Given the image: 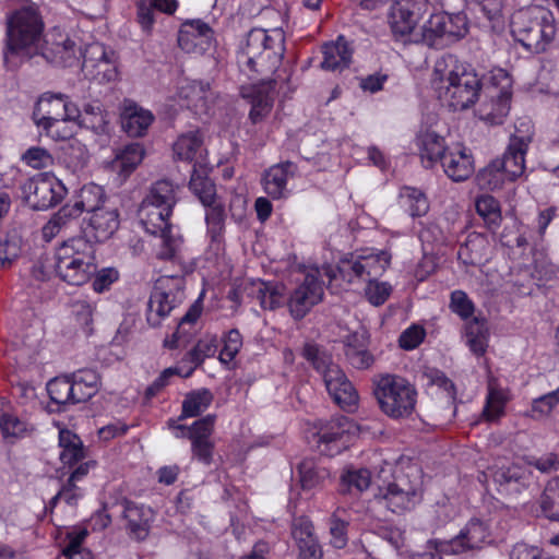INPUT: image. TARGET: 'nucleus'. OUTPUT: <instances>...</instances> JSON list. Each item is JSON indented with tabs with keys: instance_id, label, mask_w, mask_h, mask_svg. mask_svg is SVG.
<instances>
[{
	"instance_id": "f257e3e1",
	"label": "nucleus",
	"mask_w": 559,
	"mask_h": 559,
	"mask_svg": "<svg viewBox=\"0 0 559 559\" xmlns=\"http://www.w3.org/2000/svg\"><path fill=\"white\" fill-rule=\"evenodd\" d=\"M45 28L44 16L34 3L5 14L1 56L7 71H17L38 57Z\"/></svg>"
},
{
	"instance_id": "f03ea898",
	"label": "nucleus",
	"mask_w": 559,
	"mask_h": 559,
	"mask_svg": "<svg viewBox=\"0 0 559 559\" xmlns=\"http://www.w3.org/2000/svg\"><path fill=\"white\" fill-rule=\"evenodd\" d=\"M431 85L438 98L457 111L477 103L483 82L473 64L453 53H445L435 63Z\"/></svg>"
},
{
	"instance_id": "7ed1b4c3",
	"label": "nucleus",
	"mask_w": 559,
	"mask_h": 559,
	"mask_svg": "<svg viewBox=\"0 0 559 559\" xmlns=\"http://www.w3.org/2000/svg\"><path fill=\"white\" fill-rule=\"evenodd\" d=\"M95 245L85 237L63 241L55 252L57 276L71 286H83L96 272Z\"/></svg>"
},
{
	"instance_id": "20e7f679",
	"label": "nucleus",
	"mask_w": 559,
	"mask_h": 559,
	"mask_svg": "<svg viewBox=\"0 0 559 559\" xmlns=\"http://www.w3.org/2000/svg\"><path fill=\"white\" fill-rule=\"evenodd\" d=\"M204 292L189 307L186 314L180 319L175 332L171 335V343L175 348L183 349H241L242 335L238 329H230L217 334L206 335L204 341L199 340L194 343L198 334V320L203 312Z\"/></svg>"
},
{
	"instance_id": "39448f33",
	"label": "nucleus",
	"mask_w": 559,
	"mask_h": 559,
	"mask_svg": "<svg viewBox=\"0 0 559 559\" xmlns=\"http://www.w3.org/2000/svg\"><path fill=\"white\" fill-rule=\"evenodd\" d=\"M530 127H527V130ZM532 142V133L519 135L512 134L506 152L501 158L493 159L476 176L478 186L481 189L498 190L506 182H513L525 170V156Z\"/></svg>"
},
{
	"instance_id": "423d86ee",
	"label": "nucleus",
	"mask_w": 559,
	"mask_h": 559,
	"mask_svg": "<svg viewBox=\"0 0 559 559\" xmlns=\"http://www.w3.org/2000/svg\"><path fill=\"white\" fill-rule=\"evenodd\" d=\"M193 272L192 264H180V271L165 273L156 282L147 302V323L156 328L185 299V276Z\"/></svg>"
},
{
	"instance_id": "0eeeda50",
	"label": "nucleus",
	"mask_w": 559,
	"mask_h": 559,
	"mask_svg": "<svg viewBox=\"0 0 559 559\" xmlns=\"http://www.w3.org/2000/svg\"><path fill=\"white\" fill-rule=\"evenodd\" d=\"M374 396L381 411L389 417L406 418L416 408L418 392L414 383L397 374H380L374 381Z\"/></svg>"
},
{
	"instance_id": "6e6552de",
	"label": "nucleus",
	"mask_w": 559,
	"mask_h": 559,
	"mask_svg": "<svg viewBox=\"0 0 559 559\" xmlns=\"http://www.w3.org/2000/svg\"><path fill=\"white\" fill-rule=\"evenodd\" d=\"M511 34L527 52H544L554 40L556 26L549 11H520L511 21Z\"/></svg>"
},
{
	"instance_id": "1a4fd4ad",
	"label": "nucleus",
	"mask_w": 559,
	"mask_h": 559,
	"mask_svg": "<svg viewBox=\"0 0 559 559\" xmlns=\"http://www.w3.org/2000/svg\"><path fill=\"white\" fill-rule=\"evenodd\" d=\"M389 265L390 255L383 251L378 253L356 251L342 257L335 269L330 267L326 271V275L331 281L341 278L348 284L366 283L381 277Z\"/></svg>"
},
{
	"instance_id": "9d476101",
	"label": "nucleus",
	"mask_w": 559,
	"mask_h": 559,
	"mask_svg": "<svg viewBox=\"0 0 559 559\" xmlns=\"http://www.w3.org/2000/svg\"><path fill=\"white\" fill-rule=\"evenodd\" d=\"M277 37L274 38L262 28L249 31L241 57L246 58L243 62L250 72L262 74L278 67L284 53V38L280 34Z\"/></svg>"
},
{
	"instance_id": "9b49d317",
	"label": "nucleus",
	"mask_w": 559,
	"mask_h": 559,
	"mask_svg": "<svg viewBox=\"0 0 559 559\" xmlns=\"http://www.w3.org/2000/svg\"><path fill=\"white\" fill-rule=\"evenodd\" d=\"M177 188L167 179L157 180L152 185L140 207L141 222L148 234L157 236L160 228L165 229L170 224L177 203Z\"/></svg>"
},
{
	"instance_id": "f8f14e48",
	"label": "nucleus",
	"mask_w": 559,
	"mask_h": 559,
	"mask_svg": "<svg viewBox=\"0 0 559 559\" xmlns=\"http://www.w3.org/2000/svg\"><path fill=\"white\" fill-rule=\"evenodd\" d=\"M302 355L322 373L329 394L341 408L352 409L356 407L358 403L357 391L343 370L332 362L328 352H302Z\"/></svg>"
},
{
	"instance_id": "ddd939ff",
	"label": "nucleus",
	"mask_w": 559,
	"mask_h": 559,
	"mask_svg": "<svg viewBox=\"0 0 559 559\" xmlns=\"http://www.w3.org/2000/svg\"><path fill=\"white\" fill-rule=\"evenodd\" d=\"M20 190L25 202L37 211L58 205L68 193L63 182L52 173H40L26 179Z\"/></svg>"
},
{
	"instance_id": "4468645a",
	"label": "nucleus",
	"mask_w": 559,
	"mask_h": 559,
	"mask_svg": "<svg viewBox=\"0 0 559 559\" xmlns=\"http://www.w3.org/2000/svg\"><path fill=\"white\" fill-rule=\"evenodd\" d=\"M467 33L468 21L464 12L433 13L424 26V39L435 48L457 41Z\"/></svg>"
},
{
	"instance_id": "2eb2a0df",
	"label": "nucleus",
	"mask_w": 559,
	"mask_h": 559,
	"mask_svg": "<svg viewBox=\"0 0 559 559\" xmlns=\"http://www.w3.org/2000/svg\"><path fill=\"white\" fill-rule=\"evenodd\" d=\"M428 11V0H396L390 7L389 24L393 36H409Z\"/></svg>"
},
{
	"instance_id": "dca6fc26",
	"label": "nucleus",
	"mask_w": 559,
	"mask_h": 559,
	"mask_svg": "<svg viewBox=\"0 0 559 559\" xmlns=\"http://www.w3.org/2000/svg\"><path fill=\"white\" fill-rule=\"evenodd\" d=\"M323 295V284L318 272L307 273L286 299L290 316L295 320L304 319L322 300Z\"/></svg>"
},
{
	"instance_id": "f3484780",
	"label": "nucleus",
	"mask_w": 559,
	"mask_h": 559,
	"mask_svg": "<svg viewBox=\"0 0 559 559\" xmlns=\"http://www.w3.org/2000/svg\"><path fill=\"white\" fill-rule=\"evenodd\" d=\"M78 51L83 53L70 35L59 27H53L44 36L38 57L58 67H71L78 60Z\"/></svg>"
},
{
	"instance_id": "a211bd4d",
	"label": "nucleus",
	"mask_w": 559,
	"mask_h": 559,
	"mask_svg": "<svg viewBox=\"0 0 559 559\" xmlns=\"http://www.w3.org/2000/svg\"><path fill=\"white\" fill-rule=\"evenodd\" d=\"M421 500V484L418 479L408 480L400 477L390 484L385 492L378 497V501L393 513L412 510Z\"/></svg>"
},
{
	"instance_id": "6ab92c4d",
	"label": "nucleus",
	"mask_w": 559,
	"mask_h": 559,
	"mask_svg": "<svg viewBox=\"0 0 559 559\" xmlns=\"http://www.w3.org/2000/svg\"><path fill=\"white\" fill-rule=\"evenodd\" d=\"M356 431V425L345 416H337L320 426L317 437L318 447L322 453L334 455L340 453L350 442Z\"/></svg>"
},
{
	"instance_id": "aec40b11",
	"label": "nucleus",
	"mask_w": 559,
	"mask_h": 559,
	"mask_svg": "<svg viewBox=\"0 0 559 559\" xmlns=\"http://www.w3.org/2000/svg\"><path fill=\"white\" fill-rule=\"evenodd\" d=\"M82 68L99 83L112 82L118 78V69L114 51L108 52L99 43L86 46L82 53Z\"/></svg>"
},
{
	"instance_id": "412c9836",
	"label": "nucleus",
	"mask_w": 559,
	"mask_h": 559,
	"mask_svg": "<svg viewBox=\"0 0 559 559\" xmlns=\"http://www.w3.org/2000/svg\"><path fill=\"white\" fill-rule=\"evenodd\" d=\"M120 507L123 528L128 536L136 542L145 540L154 520L153 510L143 503H138L129 499H122Z\"/></svg>"
},
{
	"instance_id": "4be33fe9",
	"label": "nucleus",
	"mask_w": 559,
	"mask_h": 559,
	"mask_svg": "<svg viewBox=\"0 0 559 559\" xmlns=\"http://www.w3.org/2000/svg\"><path fill=\"white\" fill-rule=\"evenodd\" d=\"M134 21L142 34L152 36L157 22V15L173 16L179 9L178 0H132Z\"/></svg>"
},
{
	"instance_id": "5701e85b",
	"label": "nucleus",
	"mask_w": 559,
	"mask_h": 559,
	"mask_svg": "<svg viewBox=\"0 0 559 559\" xmlns=\"http://www.w3.org/2000/svg\"><path fill=\"white\" fill-rule=\"evenodd\" d=\"M214 31L204 21L188 20L183 22L178 32V46L187 53L203 55L211 47Z\"/></svg>"
},
{
	"instance_id": "b1692460",
	"label": "nucleus",
	"mask_w": 559,
	"mask_h": 559,
	"mask_svg": "<svg viewBox=\"0 0 559 559\" xmlns=\"http://www.w3.org/2000/svg\"><path fill=\"white\" fill-rule=\"evenodd\" d=\"M298 171L296 163L285 160L269 167L261 179L264 192L273 200L286 199L289 194L287 182Z\"/></svg>"
},
{
	"instance_id": "393cba45",
	"label": "nucleus",
	"mask_w": 559,
	"mask_h": 559,
	"mask_svg": "<svg viewBox=\"0 0 559 559\" xmlns=\"http://www.w3.org/2000/svg\"><path fill=\"white\" fill-rule=\"evenodd\" d=\"M487 536L486 526L478 520H472L456 537L448 542H441L439 551L447 555H457L477 549L486 542Z\"/></svg>"
},
{
	"instance_id": "a878e982",
	"label": "nucleus",
	"mask_w": 559,
	"mask_h": 559,
	"mask_svg": "<svg viewBox=\"0 0 559 559\" xmlns=\"http://www.w3.org/2000/svg\"><path fill=\"white\" fill-rule=\"evenodd\" d=\"M120 224L117 209H99L85 221L83 233L86 239L95 242H104L111 238Z\"/></svg>"
},
{
	"instance_id": "bb28decb",
	"label": "nucleus",
	"mask_w": 559,
	"mask_h": 559,
	"mask_svg": "<svg viewBox=\"0 0 559 559\" xmlns=\"http://www.w3.org/2000/svg\"><path fill=\"white\" fill-rule=\"evenodd\" d=\"M533 473L525 461L492 469L493 481L499 486V490L504 492L521 491L530 485Z\"/></svg>"
},
{
	"instance_id": "cd10ccee",
	"label": "nucleus",
	"mask_w": 559,
	"mask_h": 559,
	"mask_svg": "<svg viewBox=\"0 0 559 559\" xmlns=\"http://www.w3.org/2000/svg\"><path fill=\"white\" fill-rule=\"evenodd\" d=\"M440 164L444 174L456 182L465 181L475 171L473 156L462 144L451 147Z\"/></svg>"
},
{
	"instance_id": "c85d7f7f",
	"label": "nucleus",
	"mask_w": 559,
	"mask_h": 559,
	"mask_svg": "<svg viewBox=\"0 0 559 559\" xmlns=\"http://www.w3.org/2000/svg\"><path fill=\"white\" fill-rule=\"evenodd\" d=\"M323 59L320 68L325 71H343L349 68L353 48L345 36L340 35L335 40L326 41L321 47Z\"/></svg>"
},
{
	"instance_id": "c756f323",
	"label": "nucleus",
	"mask_w": 559,
	"mask_h": 559,
	"mask_svg": "<svg viewBox=\"0 0 559 559\" xmlns=\"http://www.w3.org/2000/svg\"><path fill=\"white\" fill-rule=\"evenodd\" d=\"M205 209L204 221L206 224V236L211 247L219 250L225 242L226 231V207L222 199L213 201L211 205H203Z\"/></svg>"
},
{
	"instance_id": "7c9ffc66",
	"label": "nucleus",
	"mask_w": 559,
	"mask_h": 559,
	"mask_svg": "<svg viewBox=\"0 0 559 559\" xmlns=\"http://www.w3.org/2000/svg\"><path fill=\"white\" fill-rule=\"evenodd\" d=\"M284 284L273 281L258 280L251 285V295L259 301L263 310L274 311L286 305L287 295Z\"/></svg>"
},
{
	"instance_id": "2f4dec72",
	"label": "nucleus",
	"mask_w": 559,
	"mask_h": 559,
	"mask_svg": "<svg viewBox=\"0 0 559 559\" xmlns=\"http://www.w3.org/2000/svg\"><path fill=\"white\" fill-rule=\"evenodd\" d=\"M154 121L152 111L144 109L135 103L126 104L121 112V126L131 138H141L146 134Z\"/></svg>"
},
{
	"instance_id": "473e14b6",
	"label": "nucleus",
	"mask_w": 559,
	"mask_h": 559,
	"mask_svg": "<svg viewBox=\"0 0 559 559\" xmlns=\"http://www.w3.org/2000/svg\"><path fill=\"white\" fill-rule=\"evenodd\" d=\"M105 200L104 189L96 183L84 185L75 197L73 203H67L63 206L70 210L73 218H78L83 212L93 214L96 210L103 209L100 203Z\"/></svg>"
},
{
	"instance_id": "72a5a7b5",
	"label": "nucleus",
	"mask_w": 559,
	"mask_h": 559,
	"mask_svg": "<svg viewBox=\"0 0 559 559\" xmlns=\"http://www.w3.org/2000/svg\"><path fill=\"white\" fill-rule=\"evenodd\" d=\"M489 82L491 87L497 90V93L491 95V98L497 110V116L501 119L506 117L510 110L512 78L504 69L497 68L491 71Z\"/></svg>"
},
{
	"instance_id": "f704fd0d",
	"label": "nucleus",
	"mask_w": 559,
	"mask_h": 559,
	"mask_svg": "<svg viewBox=\"0 0 559 559\" xmlns=\"http://www.w3.org/2000/svg\"><path fill=\"white\" fill-rule=\"evenodd\" d=\"M523 280L513 282L514 293L518 295H531L536 281L549 280L554 273L552 266L545 262L534 261L533 267L526 263H519Z\"/></svg>"
},
{
	"instance_id": "c9c22d12",
	"label": "nucleus",
	"mask_w": 559,
	"mask_h": 559,
	"mask_svg": "<svg viewBox=\"0 0 559 559\" xmlns=\"http://www.w3.org/2000/svg\"><path fill=\"white\" fill-rule=\"evenodd\" d=\"M418 147L425 168H432L435 164L441 163L451 148L447 146L443 136L429 131L418 136Z\"/></svg>"
},
{
	"instance_id": "e433bc0d",
	"label": "nucleus",
	"mask_w": 559,
	"mask_h": 559,
	"mask_svg": "<svg viewBox=\"0 0 559 559\" xmlns=\"http://www.w3.org/2000/svg\"><path fill=\"white\" fill-rule=\"evenodd\" d=\"M157 235L162 239V246L157 253V258L168 261L175 267L174 271H180V264H187L181 255V247L183 239L180 235L174 233L173 224H168L167 228H160Z\"/></svg>"
},
{
	"instance_id": "4c0bfd02",
	"label": "nucleus",
	"mask_w": 559,
	"mask_h": 559,
	"mask_svg": "<svg viewBox=\"0 0 559 559\" xmlns=\"http://www.w3.org/2000/svg\"><path fill=\"white\" fill-rule=\"evenodd\" d=\"M487 239L479 234H469L457 250V259L466 266H479L487 259Z\"/></svg>"
},
{
	"instance_id": "58836bf2",
	"label": "nucleus",
	"mask_w": 559,
	"mask_h": 559,
	"mask_svg": "<svg viewBox=\"0 0 559 559\" xmlns=\"http://www.w3.org/2000/svg\"><path fill=\"white\" fill-rule=\"evenodd\" d=\"M189 190L202 205H211L213 201L221 199L217 195L216 185L209 176L207 170L197 168L195 165L190 176Z\"/></svg>"
},
{
	"instance_id": "ea45409f",
	"label": "nucleus",
	"mask_w": 559,
	"mask_h": 559,
	"mask_svg": "<svg viewBox=\"0 0 559 559\" xmlns=\"http://www.w3.org/2000/svg\"><path fill=\"white\" fill-rule=\"evenodd\" d=\"M74 404L92 399L100 388V379L92 369L79 370L71 376Z\"/></svg>"
},
{
	"instance_id": "a19ab883",
	"label": "nucleus",
	"mask_w": 559,
	"mask_h": 559,
	"mask_svg": "<svg viewBox=\"0 0 559 559\" xmlns=\"http://www.w3.org/2000/svg\"><path fill=\"white\" fill-rule=\"evenodd\" d=\"M251 105L249 120L257 124L269 116L274 105V97L264 85H255L248 94L242 95Z\"/></svg>"
},
{
	"instance_id": "79ce46f5",
	"label": "nucleus",
	"mask_w": 559,
	"mask_h": 559,
	"mask_svg": "<svg viewBox=\"0 0 559 559\" xmlns=\"http://www.w3.org/2000/svg\"><path fill=\"white\" fill-rule=\"evenodd\" d=\"M200 353L201 352H186L182 359L187 360L188 365L165 369L162 374L146 389V396L152 397L156 395L157 392L167 384L168 378L174 374H179L183 378L191 376L194 369L202 361Z\"/></svg>"
},
{
	"instance_id": "37998d69",
	"label": "nucleus",
	"mask_w": 559,
	"mask_h": 559,
	"mask_svg": "<svg viewBox=\"0 0 559 559\" xmlns=\"http://www.w3.org/2000/svg\"><path fill=\"white\" fill-rule=\"evenodd\" d=\"M63 102L64 95L62 94H44L33 110L32 119L34 123L63 118Z\"/></svg>"
},
{
	"instance_id": "c03bdc74",
	"label": "nucleus",
	"mask_w": 559,
	"mask_h": 559,
	"mask_svg": "<svg viewBox=\"0 0 559 559\" xmlns=\"http://www.w3.org/2000/svg\"><path fill=\"white\" fill-rule=\"evenodd\" d=\"M80 127L92 130L95 134H109L110 126L108 112L104 109L100 102L88 103L83 108V116L80 120Z\"/></svg>"
},
{
	"instance_id": "a18cd8bd",
	"label": "nucleus",
	"mask_w": 559,
	"mask_h": 559,
	"mask_svg": "<svg viewBox=\"0 0 559 559\" xmlns=\"http://www.w3.org/2000/svg\"><path fill=\"white\" fill-rule=\"evenodd\" d=\"M475 207L486 228L493 234L497 233L502 221L500 202L492 195L484 194L476 199Z\"/></svg>"
},
{
	"instance_id": "49530a36",
	"label": "nucleus",
	"mask_w": 559,
	"mask_h": 559,
	"mask_svg": "<svg viewBox=\"0 0 559 559\" xmlns=\"http://www.w3.org/2000/svg\"><path fill=\"white\" fill-rule=\"evenodd\" d=\"M400 204L412 217L425 216L429 211V201L418 188L404 186L400 190Z\"/></svg>"
},
{
	"instance_id": "de8ad7c7",
	"label": "nucleus",
	"mask_w": 559,
	"mask_h": 559,
	"mask_svg": "<svg viewBox=\"0 0 559 559\" xmlns=\"http://www.w3.org/2000/svg\"><path fill=\"white\" fill-rule=\"evenodd\" d=\"M203 145V136L200 131H189L180 134L173 145L177 159L191 163Z\"/></svg>"
},
{
	"instance_id": "09e8293b",
	"label": "nucleus",
	"mask_w": 559,
	"mask_h": 559,
	"mask_svg": "<svg viewBox=\"0 0 559 559\" xmlns=\"http://www.w3.org/2000/svg\"><path fill=\"white\" fill-rule=\"evenodd\" d=\"M59 445L62 449L60 460L63 464L73 465L84 459V448L81 439L70 430L59 431Z\"/></svg>"
},
{
	"instance_id": "8fccbe9b",
	"label": "nucleus",
	"mask_w": 559,
	"mask_h": 559,
	"mask_svg": "<svg viewBox=\"0 0 559 559\" xmlns=\"http://www.w3.org/2000/svg\"><path fill=\"white\" fill-rule=\"evenodd\" d=\"M36 126L40 134H45L53 141H68L75 135L79 129L76 121L64 118L36 123Z\"/></svg>"
},
{
	"instance_id": "3c124183",
	"label": "nucleus",
	"mask_w": 559,
	"mask_h": 559,
	"mask_svg": "<svg viewBox=\"0 0 559 559\" xmlns=\"http://www.w3.org/2000/svg\"><path fill=\"white\" fill-rule=\"evenodd\" d=\"M371 474L367 468H349L341 476L342 493L359 495L369 488Z\"/></svg>"
},
{
	"instance_id": "603ef678",
	"label": "nucleus",
	"mask_w": 559,
	"mask_h": 559,
	"mask_svg": "<svg viewBox=\"0 0 559 559\" xmlns=\"http://www.w3.org/2000/svg\"><path fill=\"white\" fill-rule=\"evenodd\" d=\"M144 148L140 143L126 145L117 155L115 166L121 176H129L144 157Z\"/></svg>"
},
{
	"instance_id": "864d4df0",
	"label": "nucleus",
	"mask_w": 559,
	"mask_h": 559,
	"mask_svg": "<svg viewBox=\"0 0 559 559\" xmlns=\"http://www.w3.org/2000/svg\"><path fill=\"white\" fill-rule=\"evenodd\" d=\"M509 401L507 390L499 388L492 382L488 384V394L483 415L489 421L498 419L504 413V406Z\"/></svg>"
},
{
	"instance_id": "5fc2aeb1",
	"label": "nucleus",
	"mask_w": 559,
	"mask_h": 559,
	"mask_svg": "<svg viewBox=\"0 0 559 559\" xmlns=\"http://www.w3.org/2000/svg\"><path fill=\"white\" fill-rule=\"evenodd\" d=\"M213 399L212 392L207 389H200L188 393L182 403L180 419L200 415L207 409Z\"/></svg>"
},
{
	"instance_id": "6e6d98bb",
	"label": "nucleus",
	"mask_w": 559,
	"mask_h": 559,
	"mask_svg": "<svg viewBox=\"0 0 559 559\" xmlns=\"http://www.w3.org/2000/svg\"><path fill=\"white\" fill-rule=\"evenodd\" d=\"M421 376L427 380V385L440 389L449 404H453L456 400V389L451 379L445 373L435 367L424 365L421 367Z\"/></svg>"
},
{
	"instance_id": "4d7b16f0",
	"label": "nucleus",
	"mask_w": 559,
	"mask_h": 559,
	"mask_svg": "<svg viewBox=\"0 0 559 559\" xmlns=\"http://www.w3.org/2000/svg\"><path fill=\"white\" fill-rule=\"evenodd\" d=\"M47 392L52 403L59 406L74 404L71 377H56L47 383Z\"/></svg>"
},
{
	"instance_id": "13d9d810",
	"label": "nucleus",
	"mask_w": 559,
	"mask_h": 559,
	"mask_svg": "<svg viewBox=\"0 0 559 559\" xmlns=\"http://www.w3.org/2000/svg\"><path fill=\"white\" fill-rule=\"evenodd\" d=\"M300 484L304 489H312L329 477V472L316 464L313 460H304L298 465Z\"/></svg>"
},
{
	"instance_id": "bf43d9fd",
	"label": "nucleus",
	"mask_w": 559,
	"mask_h": 559,
	"mask_svg": "<svg viewBox=\"0 0 559 559\" xmlns=\"http://www.w3.org/2000/svg\"><path fill=\"white\" fill-rule=\"evenodd\" d=\"M465 322V335L471 349H484V343L487 338V320L481 316H473Z\"/></svg>"
},
{
	"instance_id": "052dcab7",
	"label": "nucleus",
	"mask_w": 559,
	"mask_h": 559,
	"mask_svg": "<svg viewBox=\"0 0 559 559\" xmlns=\"http://www.w3.org/2000/svg\"><path fill=\"white\" fill-rule=\"evenodd\" d=\"M449 309L462 321H467L475 314L476 306L466 292L455 289L450 294Z\"/></svg>"
},
{
	"instance_id": "680f3d73",
	"label": "nucleus",
	"mask_w": 559,
	"mask_h": 559,
	"mask_svg": "<svg viewBox=\"0 0 559 559\" xmlns=\"http://www.w3.org/2000/svg\"><path fill=\"white\" fill-rule=\"evenodd\" d=\"M540 506L548 519H559V477L552 478L547 483Z\"/></svg>"
},
{
	"instance_id": "e2e57ef3",
	"label": "nucleus",
	"mask_w": 559,
	"mask_h": 559,
	"mask_svg": "<svg viewBox=\"0 0 559 559\" xmlns=\"http://www.w3.org/2000/svg\"><path fill=\"white\" fill-rule=\"evenodd\" d=\"M292 537L297 546L318 542L312 522L307 516L295 518L292 522Z\"/></svg>"
},
{
	"instance_id": "0e129e2a",
	"label": "nucleus",
	"mask_w": 559,
	"mask_h": 559,
	"mask_svg": "<svg viewBox=\"0 0 559 559\" xmlns=\"http://www.w3.org/2000/svg\"><path fill=\"white\" fill-rule=\"evenodd\" d=\"M499 240L503 247L511 250L510 254L513 255H516L518 253L523 255L528 248L526 237L515 229L514 225L512 228L504 227L503 231L500 234Z\"/></svg>"
},
{
	"instance_id": "69168bd1",
	"label": "nucleus",
	"mask_w": 559,
	"mask_h": 559,
	"mask_svg": "<svg viewBox=\"0 0 559 559\" xmlns=\"http://www.w3.org/2000/svg\"><path fill=\"white\" fill-rule=\"evenodd\" d=\"M95 308L85 300L75 301L72 306V313L75 322L81 326L86 336L93 334V316Z\"/></svg>"
},
{
	"instance_id": "338daca9",
	"label": "nucleus",
	"mask_w": 559,
	"mask_h": 559,
	"mask_svg": "<svg viewBox=\"0 0 559 559\" xmlns=\"http://www.w3.org/2000/svg\"><path fill=\"white\" fill-rule=\"evenodd\" d=\"M71 219H74L69 209L62 206L53 216L43 226L41 234L46 241L55 238Z\"/></svg>"
},
{
	"instance_id": "774afa93",
	"label": "nucleus",
	"mask_w": 559,
	"mask_h": 559,
	"mask_svg": "<svg viewBox=\"0 0 559 559\" xmlns=\"http://www.w3.org/2000/svg\"><path fill=\"white\" fill-rule=\"evenodd\" d=\"M21 160L32 168L41 169L52 165L53 157L44 147L31 146L22 154Z\"/></svg>"
}]
</instances>
